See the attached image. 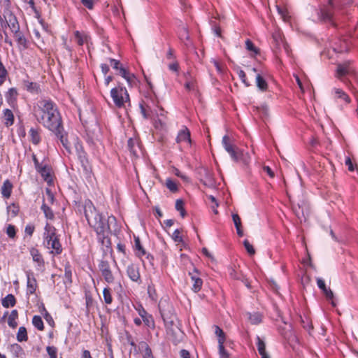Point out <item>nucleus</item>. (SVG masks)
<instances>
[{"instance_id":"obj_1","label":"nucleus","mask_w":358,"mask_h":358,"mask_svg":"<svg viewBox=\"0 0 358 358\" xmlns=\"http://www.w3.org/2000/svg\"><path fill=\"white\" fill-rule=\"evenodd\" d=\"M84 213L89 224L93 227L97 233L102 245L105 246L107 249H110L111 242L108 235L105 234L111 232L110 224L113 222H115V217L110 216L106 222L102 215L96 211L93 203L90 200L85 201V202Z\"/></svg>"},{"instance_id":"obj_2","label":"nucleus","mask_w":358,"mask_h":358,"mask_svg":"<svg viewBox=\"0 0 358 358\" xmlns=\"http://www.w3.org/2000/svg\"><path fill=\"white\" fill-rule=\"evenodd\" d=\"M144 78L147 83V85L149 87V90L146 92L145 96V100L143 101V103L141 104V110L145 118L151 117L152 113V108L157 106L155 101L156 94L154 91V86L152 84L150 78L143 71Z\"/></svg>"},{"instance_id":"obj_3","label":"nucleus","mask_w":358,"mask_h":358,"mask_svg":"<svg viewBox=\"0 0 358 358\" xmlns=\"http://www.w3.org/2000/svg\"><path fill=\"white\" fill-rule=\"evenodd\" d=\"M45 241L47 243V247L52 248L55 252V255H59L62 252V248L59 243L58 236L56 235V229L53 226H50L48 223L45 227Z\"/></svg>"},{"instance_id":"obj_4","label":"nucleus","mask_w":358,"mask_h":358,"mask_svg":"<svg viewBox=\"0 0 358 358\" xmlns=\"http://www.w3.org/2000/svg\"><path fill=\"white\" fill-rule=\"evenodd\" d=\"M55 106L56 104L50 99H41L34 106V116L39 122H41V120H44L45 115L50 113Z\"/></svg>"},{"instance_id":"obj_5","label":"nucleus","mask_w":358,"mask_h":358,"mask_svg":"<svg viewBox=\"0 0 358 358\" xmlns=\"http://www.w3.org/2000/svg\"><path fill=\"white\" fill-rule=\"evenodd\" d=\"M53 110L45 115L44 120H41L43 125L47 127L51 131L61 128L62 125V120L60 114L57 110V106H55Z\"/></svg>"},{"instance_id":"obj_6","label":"nucleus","mask_w":358,"mask_h":358,"mask_svg":"<svg viewBox=\"0 0 358 358\" xmlns=\"http://www.w3.org/2000/svg\"><path fill=\"white\" fill-rule=\"evenodd\" d=\"M110 96L115 106L117 108L124 107V103L130 101L127 89L120 85L111 90Z\"/></svg>"},{"instance_id":"obj_7","label":"nucleus","mask_w":358,"mask_h":358,"mask_svg":"<svg viewBox=\"0 0 358 358\" xmlns=\"http://www.w3.org/2000/svg\"><path fill=\"white\" fill-rule=\"evenodd\" d=\"M222 144L226 151L235 162H238L241 159L243 152L231 143L230 138L227 135L223 136Z\"/></svg>"},{"instance_id":"obj_8","label":"nucleus","mask_w":358,"mask_h":358,"mask_svg":"<svg viewBox=\"0 0 358 358\" xmlns=\"http://www.w3.org/2000/svg\"><path fill=\"white\" fill-rule=\"evenodd\" d=\"M176 141L178 144H184L186 148H192L193 141L191 138V131L187 126L183 125L179 130Z\"/></svg>"},{"instance_id":"obj_9","label":"nucleus","mask_w":358,"mask_h":358,"mask_svg":"<svg viewBox=\"0 0 358 358\" xmlns=\"http://www.w3.org/2000/svg\"><path fill=\"white\" fill-rule=\"evenodd\" d=\"M98 266L106 282L108 283H113L115 280V278L110 270L109 262L106 260L102 259L100 261Z\"/></svg>"},{"instance_id":"obj_10","label":"nucleus","mask_w":358,"mask_h":358,"mask_svg":"<svg viewBox=\"0 0 358 358\" xmlns=\"http://www.w3.org/2000/svg\"><path fill=\"white\" fill-rule=\"evenodd\" d=\"M189 275L192 282V290L194 293H198L201 290L203 286V280L200 277V272L196 268H194L193 271L189 272Z\"/></svg>"},{"instance_id":"obj_11","label":"nucleus","mask_w":358,"mask_h":358,"mask_svg":"<svg viewBox=\"0 0 358 358\" xmlns=\"http://www.w3.org/2000/svg\"><path fill=\"white\" fill-rule=\"evenodd\" d=\"M332 92L334 93V99L343 105L347 106L352 102L351 98L343 90L335 87Z\"/></svg>"},{"instance_id":"obj_12","label":"nucleus","mask_w":358,"mask_h":358,"mask_svg":"<svg viewBox=\"0 0 358 358\" xmlns=\"http://www.w3.org/2000/svg\"><path fill=\"white\" fill-rule=\"evenodd\" d=\"M52 132L55 134L57 138L59 139L62 145L67 150V152H71L70 143L67 139V134L64 131L63 126H62L61 128H58L52 131Z\"/></svg>"},{"instance_id":"obj_13","label":"nucleus","mask_w":358,"mask_h":358,"mask_svg":"<svg viewBox=\"0 0 358 358\" xmlns=\"http://www.w3.org/2000/svg\"><path fill=\"white\" fill-rule=\"evenodd\" d=\"M27 278V294H33L37 287V282L34 277V275L31 271H27L26 273Z\"/></svg>"},{"instance_id":"obj_14","label":"nucleus","mask_w":358,"mask_h":358,"mask_svg":"<svg viewBox=\"0 0 358 358\" xmlns=\"http://www.w3.org/2000/svg\"><path fill=\"white\" fill-rule=\"evenodd\" d=\"M272 38L277 48L280 47L281 44H283L284 48L287 52H288V45L284 42V37L282 34L279 30L275 31L272 34Z\"/></svg>"},{"instance_id":"obj_15","label":"nucleus","mask_w":358,"mask_h":358,"mask_svg":"<svg viewBox=\"0 0 358 358\" xmlns=\"http://www.w3.org/2000/svg\"><path fill=\"white\" fill-rule=\"evenodd\" d=\"M139 315L142 317L144 323L148 327L155 329V320L153 317L142 308L139 310Z\"/></svg>"},{"instance_id":"obj_16","label":"nucleus","mask_w":358,"mask_h":358,"mask_svg":"<svg viewBox=\"0 0 358 358\" xmlns=\"http://www.w3.org/2000/svg\"><path fill=\"white\" fill-rule=\"evenodd\" d=\"M127 273L132 281L138 282L140 280V273L136 266L134 264L128 266Z\"/></svg>"},{"instance_id":"obj_17","label":"nucleus","mask_w":358,"mask_h":358,"mask_svg":"<svg viewBox=\"0 0 358 358\" xmlns=\"http://www.w3.org/2000/svg\"><path fill=\"white\" fill-rule=\"evenodd\" d=\"M317 285L318 287L323 292L327 299H333L334 294L330 288H327L324 280L321 278L317 279Z\"/></svg>"},{"instance_id":"obj_18","label":"nucleus","mask_w":358,"mask_h":358,"mask_svg":"<svg viewBox=\"0 0 358 358\" xmlns=\"http://www.w3.org/2000/svg\"><path fill=\"white\" fill-rule=\"evenodd\" d=\"M350 73H351V69L350 68L349 62H345L343 64H338L336 69L337 78L341 79V77L348 75Z\"/></svg>"},{"instance_id":"obj_19","label":"nucleus","mask_w":358,"mask_h":358,"mask_svg":"<svg viewBox=\"0 0 358 358\" xmlns=\"http://www.w3.org/2000/svg\"><path fill=\"white\" fill-rule=\"evenodd\" d=\"M256 340L257 350L261 356V358H270L269 355L266 351V344L264 341L259 336H257Z\"/></svg>"},{"instance_id":"obj_20","label":"nucleus","mask_w":358,"mask_h":358,"mask_svg":"<svg viewBox=\"0 0 358 358\" xmlns=\"http://www.w3.org/2000/svg\"><path fill=\"white\" fill-rule=\"evenodd\" d=\"M256 85L257 88L262 92H266L268 90V84L267 81L259 73L256 76Z\"/></svg>"},{"instance_id":"obj_21","label":"nucleus","mask_w":358,"mask_h":358,"mask_svg":"<svg viewBox=\"0 0 358 358\" xmlns=\"http://www.w3.org/2000/svg\"><path fill=\"white\" fill-rule=\"evenodd\" d=\"M38 172L40 173L43 179L48 182H52V176L51 175L50 168L48 165H44L38 169Z\"/></svg>"},{"instance_id":"obj_22","label":"nucleus","mask_w":358,"mask_h":358,"mask_svg":"<svg viewBox=\"0 0 358 358\" xmlns=\"http://www.w3.org/2000/svg\"><path fill=\"white\" fill-rule=\"evenodd\" d=\"M232 219L233 222L234 223L237 235L239 237H242L244 235L243 227H242V222L240 216L238 214H233L232 215Z\"/></svg>"},{"instance_id":"obj_23","label":"nucleus","mask_w":358,"mask_h":358,"mask_svg":"<svg viewBox=\"0 0 358 358\" xmlns=\"http://www.w3.org/2000/svg\"><path fill=\"white\" fill-rule=\"evenodd\" d=\"M12 188V183L8 180H6L3 182L1 189L3 196L7 199L9 198L11 194Z\"/></svg>"},{"instance_id":"obj_24","label":"nucleus","mask_w":358,"mask_h":358,"mask_svg":"<svg viewBox=\"0 0 358 358\" xmlns=\"http://www.w3.org/2000/svg\"><path fill=\"white\" fill-rule=\"evenodd\" d=\"M332 8L323 7L320 9V17L324 21H331L333 17Z\"/></svg>"},{"instance_id":"obj_25","label":"nucleus","mask_w":358,"mask_h":358,"mask_svg":"<svg viewBox=\"0 0 358 358\" xmlns=\"http://www.w3.org/2000/svg\"><path fill=\"white\" fill-rule=\"evenodd\" d=\"M118 74L126 79L129 85L132 83L135 78L134 75L130 73L123 66L118 70Z\"/></svg>"},{"instance_id":"obj_26","label":"nucleus","mask_w":358,"mask_h":358,"mask_svg":"<svg viewBox=\"0 0 358 358\" xmlns=\"http://www.w3.org/2000/svg\"><path fill=\"white\" fill-rule=\"evenodd\" d=\"M6 24L8 27H10L11 31L13 33H17V31L20 30L18 22H17L16 17L14 15H13L12 14H10L9 21L6 22Z\"/></svg>"},{"instance_id":"obj_27","label":"nucleus","mask_w":358,"mask_h":358,"mask_svg":"<svg viewBox=\"0 0 358 358\" xmlns=\"http://www.w3.org/2000/svg\"><path fill=\"white\" fill-rule=\"evenodd\" d=\"M24 85L26 89L31 93L38 94L40 91L39 85L36 83L24 81Z\"/></svg>"},{"instance_id":"obj_28","label":"nucleus","mask_w":358,"mask_h":358,"mask_svg":"<svg viewBox=\"0 0 358 358\" xmlns=\"http://www.w3.org/2000/svg\"><path fill=\"white\" fill-rule=\"evenodd\" d=\"M245 48L249 52H252L254 55L260 54V50L255 46L254 43L249 38L245 41Z\"/></svg>"},{"instance_id":"obj_29","label":"nucleus","mask_w":358,"mask_h":358,"mask_svg":"<svg viewBox=\"0 0 358 358\" xmlns=\"http://www.w3.org/2000/svg\"><path fill=\"white\" fill-rule=\"evenodd\" d=\"M213 328L215 329V334L217 337L218 343H225L226 334L224 331L217 325H214Z\"/></svg>"},{"instance_id":"obj_30","label":"nucleus","mask_w":358,"mask_h":358,"mask_svg":"<svg viewBox=\"0 0 358 358\" xmlns=\"http://www.w3.org/2000/svg\"><path fill=\"white\" fill-rule=\"evenodd\" d=\"M16 303V299L15 296L9 294L5 298L2 299V306L5 308H8L9 306H14Z\"/></svg>"},{"instance_id":"obj_31","label":"nucleus","mask_w":358,"mask_h":358,"mask_svg":"<svg viewBox=\"0 0 358 358\" xmlns=\"http://www.w3.org/2000/svg\"><path fill=\"white\" fill-rule=\"evenodd\" d=\"M165 186L172 193H176L178 191V184L176 181L171 178H167L165 182Z\"/></svg>"},{"instance_id":"obj_32","label":"nucleus","mask_w":358,"mask_h":358,"mask_svg":"<svg viewBox=\"0 0 358 358\" xmlns=\"http://www.w3.org/2000/svg\"><path fill=\"white\" fill-rule=\"evenodd\" d=\"M3 116L6 120L5 124L8 127L14 122V115L10 109H5L3 111Z\"/></svg>"},{"instance_id":"obj_33","label":"nucleus","mask_w":358,"mask_h":358,"mask_svg":"<svg viewBox=\"0 0 358 358\" xmlns=\"http://www.w3.org/2000/svg\"><path fill=\"white\" fill-rule=\"evenodd\" d=\"M10 351L16 358H20L22 355H24L23 349L17 343L10 345Z\"/></svg>"},{"instance_id":"obj_34","label":"nucleus","mask_w":358,"mask_h":358,"mask_svg":"<svg viewBox=\"0 0 358 358\" xmlns=\"http://www.w3.org/2000/svg\"><path fill=\"white\" fill-rule=\"evenodd\" d=\"M30 252L32 256L33 260L37 262L39 266L44 264L43 257L37 249L31 248Z\"/></svg>"},{"instance_id":"obj_35","label":"nucleus","mask_w":358,"mask_h":358,"mask_svg":"<svg viewBox=\"0 0 358 358\" xmlns=\"http://www.w3.org/2000/svg\"><path fill=\"white\" fill-rule=\"evenodd\" d=\"M17 311L16 310H12L8 320V324L11 328L14 329L17 326V323L15 322V320L17 318Z\"/></svg>"},{"instance_id":"obj_36","label":"nucleus","mask_w":358,"mask_h":358,"mask_svg":"<svg viewBox=\"0 0 358 358\" xmlns=\"http://www.w3.org/2000/svg\"><path fill=\"white\" fill-rule=\"evenodd\" d=\"M28 339L27 329L24 327H20L17 334V340L19 342L26 341Z\"/></svg>"},{"instance_id":"obj_37","label":"nucleus","mask_w":358,"mask_h":358,"mask_svg":"<svg viewBox=\"0 0 358 358\" xmlns=\"http://www.w3.org/2000/svg\"><path fill=\"white\" fill-rule=\"evenodd\" d=\"M41 210L43 211L45 217L47 219H49V220L54 219L55 215H54L52 209L47 204H45L44 201L42 204Z\"/></svg>"},{"instance_id":"obj_38","label":"nucleus","mask_w":358,"mask_h":358,"mask_svg":"<svg viewBox=\"0 0 358 358\" xmlns=\"http://www.w3.org/2000/svg\"><path fill=\"white\" fill-rule=\"evenodd\" d=\"M229 277L233 280H243V275L237 271L234 268L231 267L229 271Z\"/></svg>"},{"instance_id":"obj_39","label":"nucleus","mask_w":358,"mask_h":358,"mask_svg":"<svg viewBox=\"0 0 358 358\" xmlns=\"http://www.w3.org/2000/svg\"><path fill=\"white\" fill-rule=\"evenodd\" d=\"M29 134H30L31 142L35 145H37L38 143H39V142L41 141V138H40L38 131L34 128H31V129L29 131Z\"/></svg>"},{"instance_id":"obj_40","label":"nucleus","mask_w":358,"mask_h":358,"mask_svg":"<svg viewBox=\"0 0 358 358\" xmlns=\"http://www.w3.org/2000/svg\"><path fill=\"white\" fill-rule=\"evenodd\" d=\"M249 320L252 324H258L262 321V316L259 313H255L254 314H250L249 316Z\"/></svg>"},{"instance_id":"obj_41","label":"nucleus","mask_w":358,"mask_h":358,"mask_svg":"<svg viewBox=\"0 0 358 358\" xmlns=\"http://www.w3.org/2000/svg\"><path fill=\"white\" fill-rule=\"evenodd\" d=\"M34 326L38 330L42 331L44 329L43 322L40 316L35 315L32 319Z\"/></svg>"},{"instance_id":"obj_42","label":"nucleus","mask_w":358,"mask_h":358,"mask_svg":"<svg viewBox=\"0 0 358 358\" xmlns=\"http://www.w3.org/2000/svg\"><path fill=\"white\" fill-rule=\"evenodd\" d=\"M218 351L220 358H229V354L225 349L224 343H218Z\"/></svg>"},{"instance_id":"obj_43","label":"nucleus","mask_w":358,"mask_h":358,"mask_svg":"<svg viewBox=\"0 0 358 358\" xmlns=\"http://www.w3.org/2000/svg\"><path fill=\"white\" fill-rule=\"evenodd\" d=\"M237 73H238V77L241 79V82L246 87H250L251 85V84L250 83V82L248 81V80L247 78L246 73H245V71L243 70H242L241 69H238Z\"/></svg>"},{"instance_id":"obj_44","label":"nucleus","mask_w":358,"mask_h":358,"mask_svg":"<svg viewBox=\"0 0 358 358\" xmlns=\"http://www.w3.org/2000/svg\"><path fill=\"white\" fill-rule=\"evenodd\" d=\"M168 68L171 71H173L178 75L180 71V65L177 59L169 62L168 64Z\"/></svg>"},{"instance_id":"obj_45","label":"nucleus","mask_w":358,"mask_h":358,"mask_svg":"<svg viewBox=\"0 0 358 358\" xmlns=\"http://www.w3.org/2000/svg\"><path fill=\"white\" fill-rule=\"evenodd\" d=\"M103 295L104 301L107 304H110L113 301V298L110 294V289L108 287H106L103 289Z\"/></svg>"},{"instance_id":"obj_46","label":"nucleus","mask_w":358,"mask_h":358,"mask_svg":"<svg viewBox=\"0 0 358 358\" xmlns=\"http://www.w3.org/2000/svg\"><path fill=\"white\" fill-rule=\"evenodd\" d=\"M184 201L182 199H177L176 201V209L180 211L182 217H184L186 212L184 207Z\"/></svg>"},{"instance_id":"obj_47","label":"nucleus","mask_w":358,"mask_h":358,"mask_svg":"<svg viewBox=\"0 0 358 358\" xmlns=\"http://www.w3.org/2000/svg\"><path fill=\"white\" fill-rule=\"evenodd\" d=\"M243 245H244L247 252L250 256H252L255 254V250L253 245L249 242V241L248 239H245L243 241Z\"/></svg>"},{"instance_id":"obj_48","label":"nucleus","mask_w":358,"mask_h":358,"mask_svg":"<svg viewBox=\"0 0 358 358\" xmlns=\"http://www.w3.org/2000/svg\"><path fill=\"white\" fill-rule=\"evenodd\" d=\"M155 257L152 255H148L145 259L143 260V263L145 267L151 266L153 268L155 265Z\"/></svg>"},{"instance_id":"obj_49","label":"nucleus","mask_w":358,"mask_h":358,"mask_svg":"<svg viewBox=\"0 0 358 358\" xmlns=\"http://www.w3.org/2000/svg\"><path fill=\"white\" fill-rule=\"evenodd\" d=\"M172 238L175 242L182 243L183 238L181 235V231L178 229H176L172 234Z\"/></svg>"},{"instance_id":"obj_50","label":"nucleus","mask_w":358,"mask_h":358,"mask_svg":"<svg viewBox=\"0 0 358 358\" xmlns=\"http://www.w3.org/2000/svg\"><path fill=\"white\" fill-rule=\"evenodd\" d=\"M141 348L143 349L144 354L143 357L147 358L152 355V350L149 345L146 343H141Z\"/></svg>"},{"instance_id":"obj_51","label":"nucleus","mask_w":358,"mask_h":358,"mask_svg":"<svg viewBox=\"0 0 358 358\" xmlns=\"http://www.w3.org/2000/svg\"><path fill=\"white\" fill-rule=\"evenodd\" d=\"M77 151L82 165L85 167V163H87V159L85 157V152L83 150L82 146H80V150L77 148Z\"/></svg>"},{"instance_id":"obj_52","label":"nucleus","mask_w":358,"mask_h":358,"mask_svg":"<svg viewBox=\"0 0 358 358\" xmlns=\"http://www.w3.org/2000/svg\"><path fill=\"white\" fill-rule=\"evenodd\" d=\"M46 350L50 356V358H57V349L55 346H48L46 348Z\"/></svg>"},{"instance_id":"obj_53","label":"nucleus","mask_w":358,"mask_h":358,"mask_svg":"<svg viewBox=\"0 0 358 358\" xmlns=\"http://www.w3.org/2000/svg\"><path fill=\"white\" fill-rule=\"evenodd\" d=\"M166 59L170 61V62L176 60V56L173 48H169L166 55Z\"/></svg>"},{"instance_id":"obj_54","label":"nucleus","mask_w":358,"mask_h":358,"mask_svg":"<svg viewBox=\"0 0 358 358\" xmlns=\"http://www.w3.org/2000/svg\"><path fill=\"white\" fill-rule=\"evenodd\" d=\"M148 293L150 299L153 301L156 299V290L155 285H150L148 287Z\"/></svg>"},{"instance_id":"obj_55","label":"nucleus","mask_w":358,"mask_h":358,"mask_svg":"<svg viewBox=\"0 0 358 358\" xmlns=\"http://www.w3.org/2000/svg\"><path fill=\"white\" fill-rule=\"evenodd\" d=\"M345 164L348 166V169L350 171H355V166L350 156H346L345 159Z\"/></svg>"},{"instance_id":"obj_56","label":"nucleus","mask_w":358,"mask_h":358,"mask_svg":"<svg viewBox=\"0 0 358 358\" xmlns=\"http://www.w3.org/2000/svg\"><path fill=\"white\" fill-rule=\"evenodd\" d=\"M6 234L10 238H13L15 236V227L13 225L9 224L6 229Z\"/></svg>"},{"instance_id":"obj_57","label":"nucleus","mask_w":358,"mask_h":358,"mask_svg":"<svg viewBox=\"0 0 358 358\" xmlns=\"http://www.w3.org/2000/svg\"><path fill=\"white\" fill-rule=\"evenodd\" d=\"M110 62L113 69L117 71H118L122 66V64L120 63L119 60L115 59H110Z\"/></svg>"},{"instance_id":"obj_58","label":"nucleus","mask_w":358,"mask_h":358,"mask_svg":"<svg viewBox=\"0 0 358 358\" xmlns=\"http://www.w3.org/2000/svg\"><path fill=\"white\" fill-rule=\"evenodd\" d=\"M16 38H17V42L20 44V45H24L26 43V39L23 36V35L22 34L21 32H20V30L17 31V33H14Z\"/></svg>"},{"instance_id":"obj_59","label":"nucleus","mask_w":358,"mask_h":358,"mask_svg":"<svg viewBox=\"0 0 358 358\" xmlns=\"http://www.w3.org/2000/svg\"><path fill=\"white\" fill-rule=\"evenodd\" d=\"M213 32L215 33V34L217 37L222 38V29H221L220 25H218V24L214 25L213 27Z\"/></svg>"},{"instance_id":"obj_60","label":"nucleus","mask_w":358,"mask_h":358,"mask_svg":"<svg viewBox=\"0 0 358 358\" xmlns=\"http://www.w3.org/2000/svg\"><path fill=\"white\" fill-rule=\"evenodd\" d=\"M82 4L88 9H92L94 6L93 0H81Z\"/></svg>"},{"instance_id":"obj_61","label":"nucleus","mask_w":358,"mask_h":358,"mask_svg":"<svg viewBox=\"0 0 358 358\" xmlns=\"http://www.w3.org/2000/svg\"><path fill=\"white\" fill-rule=\"evenodd\" d=\"M45 193L48 196V200L50 203H52L55 200V196L53 193L52 192L51 189L49 188H46Z\"/></svg>"},{"instance_id":"obj_62","label":"nucleus","mask_w":358,"mask_h":358,"mask_svg":"<svg viewBox=\"0 0 358 358\" xmlns=\"http://www.w3.org/2000/svg\"><path fill=\"white\" fill-rule=\"evenodd\" d=\"M0 4L5 10H8L10 6V0H0Z\"/></svg>"},{"instance_id":"obj_63","label":"nucleus","mask_w":358,"mask_h":358,"mask_svg":"<svg viewBox=\"0 0 358 358\" xmlns=\"http://www.w3.org/2000/svg\"><path fill=\"white\" fill-rule=\"evenodd\" d=\"M75 36H76V38L77 39L78 44L79 45H83L84 43V40H83L80 33L78 31H76Z\"/></svg>"},{"instance_id":"obj_64","label":"nucleus","mask_w":358,"mask_h":358,"mask_svg":"<svg viewBox=\"0 0 358 358\" xmlns=\"http://www.w3.org/2000/svg\"><path fill=\"white\" fill-rule=\"evenodd\" d=\"M181 358H190V353L188 350L182 349L180 351Z\"/></svg>"}]
</instances>
